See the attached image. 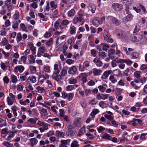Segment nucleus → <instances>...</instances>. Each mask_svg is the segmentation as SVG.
<instances>
[{
  "label": "nucleus",
  "mask_w": 147,
  "mask_h": 147,
  "mask_svg": "<svg viewBox=\"0 0 147 147\" xmlns=\"http://www.w3.org/2000/svg\"><path fill=\"white\" fill-rule=\"evenodd\" d=\"M107 19L110 20L111 23L115 26H118L121 24V22L116 18L112 16H109Z\"/></svg>",
  "instance_id": "nucleus-1"
},
{
  "label": "nucleus",
  "mask_w": 147,
  "mask_h": 147,
  "mask_svg": "<svg viewBox=\"0 0 147 147\" xmlns=\"http://www.w3.org/2000/svg\"><path fill=\"white\" fill-rule=\"evenodd\" d=\"M103 36L105 40L107 42L111 43L113 40L112 38H111L109 36L108 31L106 30H104Z\"/></svg>",
  "instance_id": "nucleus-2"
},
{
  "label": "nucleus",
  "mask_w": 147,
  "mask_h": 147,
  "mask_svg": "<svg viewBox=\"0 0 147 147\" xmlns=\"http://www.w3.org/2000/svg\"><path fill=\"white\" fill-rule=\"evenodd\" d=\"M112 7L115 11H119L123 9V6L121 4L115 3L112 4Z\"/></svg>",
  "instance_id": "nucleus-3"
},
{
  "label": "nucleus",
  "mask_w": 147,
  "mask_h": 147,
  "mask_svg": "<svg viewBox=\"0 0 147 147\" xmlns=\"http://www.w3.org/2000/svg\"><path fill=\"white\" fill-rule=\"evenodd\" d=\"M82 119L81 118H76L73 122L74 126L77 127H79L81 126L82 124Z\"/></svg>",
  "instance_id": "nucleus-4"
},
{
  "label": "nucleus",
  "mask_w": 147,
  "mask_h": 147,
  "mask_svg": "<svg viewBox=\"0 0 147 147\" xmlns=\"http://www.w3.org/2000/svg\"><path fill=\"white\" fill-rule=\"evenodd\" d=\"M47 51V49L44 46H42L38 49L37 55L38 57H40L42 54L45 53Z\"/></svg>",
  "instance_id": "nucleus-5"
},
{
  "label": "nucleus",
  "mask_w": 147,
  "mask_h": 147,
  "mask_svg": "<svg viewBox=\"0 0 147 147\" xmlns=\"http://www.w3.org/2000/svg\"><path fill=\"white\" fill-rule=\"evenodd\" d=\"M59 74H53L51 77L54 80L58 82L60 81L62 79V76L61 75H58Z\"/></svg>",
  "instance_id": "nucleus-6"
},
{
  "label": "nucleus",
  "mask_w": 147,
  "mask_h": 147,
  "mask_svg": "<svg viewBox=\"0 0 147 147\" xmlns=\"http://www.w3.org/2000/svg\"><path fill=\"white\" fill-rule=\"evenodd\" d=\"M108 97L107 94H103L99 93L96 96V99L98 100H100V99L102 100H105L107 99Z\"/></svg>",
  "instance_id": "nucleus-7"
},
{
  "label": "nucleus",
  "mask_w": 147,
  "mask_h": 147,
  "mask_svg": "<svg viewBox=\"0 0 147 147\" xmlns=\"http://www.w3.org/2000/svg\"><path fill=\"white\" fill-rule=\"evenodd\" d=\"M77 71V69L76 66H73L70 68H69L68 70V73L69 74H75Z\"/></svg>",
  "instance_id": "nucleus-8"
},
{
  "label": "nucleus",
  "mask_w": 147,
  "mask_h": 147,
  "mask_svg": "<svg viewBox=\"0 0 147 147\" xmlns=\"http://www.w3.org/2000/svg\"><path fill=\"white\" fill-rule=\"evenodd\" d=\"M117 63H124L127 64V65H130L132 63V61L130 60H128L127 59H118L115 60Z\"/></svg>",
  "instance_id": "nucleus-9"
},
{
  "label": "nucleus",
  "mask_w": 147,
  "mask_h": 147,
  "mask_svg": "<svg viewBox=\"0 0 147 147\" xmlns=\"http://www.w3.org/2000/svg\"><path fill=\"white\" fill-rule=\"evenodd\" d=\"M128 15L125 18L123 19V21L124 23H126L127 22L130 21L132 20L133 16L131 13L128 14Z\"/></svg>",
  "instance_id": "nucleus-10"
},
{
  "label": "nucleus",
  "mask_w": 147,
  "mask_h": 147,
  "mask_svg": "<svg viewBox=\"0 0 147 147\" xmlns=\"http://www.w3.org/2000/svg\"><path fill=\"white\" fill-rule=\"evenodd\" d=\"M93 61L94 63L98 67H101L102 66L103 63L100 60V58L96 57L93 59Z\"/></svg>",
  "instance_id": "nucleus-11"
},
{
  "label": "nucleus",
  "mask_w": 147,
  "mask_h": 147,
  "mask_svg": "<svg viewBox=\"0 0 147 147\" xmlns=\"http://www.w3.org/2000/svg\"><path fill=\"white\" fill-rule=\"evenodd\" d=\"M61 68V65H59L58 66V64H55L54 66V71L53 74H59Z\"/></svg>",
  "instance_id": "nucleus-12"
},
{
  "label": "nucleus",
  "mask_w": 147,
  "mask_h": 147,
  "mask_svg": "<svg viewBox=\"0 0 147 147\" xmlns=\"http://www.w3.org/2000/svg\"><path fill=\"white\" fill-rule=\"evenodd\" d=\"M84 12L83 11H80L78 13V18L80 20V22H82L83 23L84 22Z\"/></svg>",
  "instance_id": "nucleus-13"
},
{
  "label": "nucleus",
  "mask_w": 147,
  "mask_h": 147,
  "mask_svg": "<svg viewBox=\"0 0 147 147\" xmlns=\"http://www.w3.org/2000/svg\"><path fill=\"white\" fill-rule=\"evenodd\" d=\"M50 5L52 10L56 9L57 7L58 3L57 0H54L51 1Z\"/></svg>",
  "instance_id": "nucleus-14"
},
{
  "label": "nucleus",
  "mask_w": 147,
  "mask_h": 147,
  "mask_svg": "<svg viewBox=\"0 0 147 147\" xmlns=\"http://www.w3.org/2000/svg\"><path fill=\"white\" fill-rule=\"evenodd\" d=\"M20 13L17 10H16L13 16V19L15 21H18V20H20Z\"/></svg>",
  "instance_id": "nucleus-15"
},
{
  "label": "nucleus",
  "mask_w": 147,
  "mask_h": 147,
  "mask_svg": "<svg viewBox=\"0 0 147 147\" xmlns=\"http://www.w3.org/2000/svg\"><path fill=\"white\" fill-rule=\"evenodd\" d=\"M115 52V49H110L108 51L109 57L110 59H113L115 58L113 56Z\"/></svg>",
  "instance_id": "nucleus-16"
},
{
  "label": "nucleus",
  "mask_w": 147,
  "mask_h": 147,
  "mask_svg": "<svg viewBox=\"0 0 147 147\" xmlns=\"http://www.w3.org/2000/svg\"><path fill=\"white\" fill-rule=\"evenodd\" d=\"M24 69V67L22 65H18L15 67L14 70L16 73L19 71L20 73L22 72Z\"/></svg>",
  "instance_id": "nucleus-17"
},
{
  "label": "nucleus",
  "mask_w": 147,
  "mask_h": 147,
  "mask_svg": "<svg viewBox=\"0 0 147 147\" xmlns=\"http://www.w3.org/2000/svg\"><path fill=\"white\" fill-rule=\"evenodd\" d=\"M93 24L96 26H98L100 24V19L98 17H96L92 21Z\"/></svg>",
  "instance_id": "nucleus-18"
},
{
  "label": "nucleus",
  "mask_w": 147,
  "mask_h": 147,
  "mask_svg": "<svg viewBox=\"0 0 147 147\" xmlns=\"http://www.w3.org/2000/svg\"><path fill=\"white\" fill-rule=\"evenodd\" d=\"M112 73V71L111 70L106 71L104 72L103 76L101 78L103 79H106L109 75L111 74Z\"/></svg>",
  "instance_id": "nucleus-19"
},
{
  "label": "nucleus",
  "mask_w": 147,
  "mask_h": 147,
  "mask_svg": "<svg viewBox=\"0 0 147 147\" xmlns=\"http://www.w3.org/2000/svg\"><path fill=\"white\" fill-rule=\"evenodd\" d=\"M81 76L82 77L81 80L83 83H85L87 81V74L86 73H81Z\"/></svg>",
  "instance_id": "nucleus-20"
},
{
  "label": "nucleus",
  "mask_w": 147,
  "mask_h": 147,
  "mask_svg": "<svg viewBox=\"0 0 147 147\" xmlns=\"http://www.w3.org/2000/svg\"><path fill=\"white\" fill-rule=\"evenodd\" d=\"M32 83H34L36 82V78L35 77L33 76H30L28 78L26 82L27 83H30L29 80Z\"/></svg>",
  "instance_id": "nucleus-21"
},
{
  "label": "nucleus",
  "mask_w": 147,
  "mask_h": 147,
  "mask_svg": "<svg viewBox=\"0 0 147 147\" xmlns=\"http://www.w3.org/2000/svg\"><path fill=\"white\" fill-rule=\"evenodd\" d=\"M107 87V85L106 84H103L102 85H100L98 86V87L99 91L101 93H103L105 91Z\"/></svg>",
  "instance_id": "nucleus-22"
},
{
  "label": "nucleus",
  "mask_w": 147,
  "mask_h": 147,
  "mask_svg": "<svg viewBox=\"0 0 147 147\" xmlns=\"http://www.w3.org/2000/svg\"><path fill=\"white\" fill-rule=\"evenodd\" d=\"M76 30V28L74 26H71L70 27L69 32L71 35L75 34Z\"/></svg>",
  "instance_id": "nucleus-23"
},
{
  "label": "nucleus",
  "mask_w": 147,
  "mask_h": 147,
  "mask_svg": "<svg viewBox=\"0 0 147 147\" xmlns=\"http://www.w3.org/2000/svg\"><path fill=\"white\" fill-rule=\"evenodd\" d=\"M131 57V59H136L137 60L140 59L139 54L137 52H134L132 53Z\"/></svg>",
  "instance_id": "nucleus-24"
},
{
  "label": "nucleus",
  "mask_w": 147,
  "mask_h": 147,
  "mask_svg": "<svg viewBox=\"0 0 147 147\" xmlns=\"http://www.w3.org/2000/svg\"><path fill=\"white\" fill-rule=\"evenodd\" d=\"M75 13L76 12L75 10L72 9L67 12V15L68 17L72 18L74 16Z\"/></svg>",
  "instance_id": "nucleus-25"
},
{
  "label": "nucleus",
  "mask_w": 147,
  "mask_h": 147,
  "mask_svg": "<svg viewBox=\"0 0 147 147\" xmlns=\"http://www.w3.org/2000/svg\"><path fill=\"white\" fill-rule=\"evenodd\" d=\"M139 36L138 37V38L136 36H134L132 38V40L135 42H138L140 40H141L143 38V36L140 34H139Z\"/></svg>",
  "instance_id": "nucleus-26"
},
{
  "label": "nucleus",
  "mask_w": 147,
  "mask_h": 147,
  "mask_svg": "<svg viewBox=\"0 0 147 147\" xmlns=\"http://www.w3.org/2000/svg\"><path fill=\"white\" fill-rule=\"evenodd\" d=\"M101 137L104 139H106L108 140H111L112 137L107 133H105L101 136Z\"/></svg>",
  "instance_id": "nucleus-27"
},
{
  "label": "nucleus",
  "mask_w": 147,
  "mask_h": 147,
  "mask_svg": "<svg viewBox=\"0 0 147 147\" xmlns=\"http://www.w3.org/2000/svg\"><path fill=\"white\" fill-rule=\"evenodd\" d=\"M38 15L40 17L41 19H42V21L45 22L47 21L48 20V18L46 17L43 13H38Z\"/></svg>",
  "instance_id": "nucleus-28"
},
{
  "label": "nucleus",
  "mask_w": 147,
  "mask_h": 147,
  "mask_svg": "<svg viewBox=\"0 0 147 147\" xmlns=\"http://www.w3.org/2000/svg\"><path fill=\"white\" fill-rule=\"evenodd\" d=\"M102 72L101 70L96 68L94 69L93 71V73L95 76L100 75Z\"/></svg>",
  "instance_id": "nucleus-29"
},
{
  "label": "nucleus",
  "mask_w": 147,
  "mask_h": 147,
  "mask_svg": "<svg viewBox=\"0 0 147 147\" xmlns=\"http://www.w3.org/2000/svg\"><path fill=\"white\" fill-rule=\"evenodd\" d=\"M29 46L30 47V49L32 52V55H35L36 53V47L33 46V44H29Z\"/></svg>",
  "instance_id": "nucleus-30"
},
{
  "label": "nucleus",
  "mask_w": 147,
  "mask_h": 147,
  "mask_svg": "<svg viewBox=\"0 0 147 147\" xmlns=\"http://www.w3.org/2000/svg\"><path fill=\"white\" fill-rule=\"evenodd\" d=\"M99 110L97 109H93L90 115L92 118H94L95 115L99 113Z\"/></svg>",
  "instance_id": "nucleus-31"
},
{
  "label": "nucleus",
  "mask_w": 147,
  "mask_h": 147,
  "mask_svg": "<svg viewBox=\"0 0 147 147\" xmlns=\"http://www.w3.org/2000/svg\"><path fill=\"white\" fill-rule=\"evenodd\" d=\"M133 120L135 122L136 124V126L138 125H143V123H142V121L140 119L133 118Z\"/></svg>",
  "instance_id": "nucleus-32"
},
{
  "label": "nucleus",
  "mask_w": 147,
  "mask_h": 147,
  "mask_svg": "<svg viewBox=\"0 0 147 147\" xmlns=\"http://www.w3.org/2000/svg\"><path fill=\"white\" fill-rule=\"evenodd\" d=\"M38 140L35 138H33L30 139V145L32 146L35 145L37 143Z\"/></svg>",
  "instance_id": "nucleus-33"
},
{
  "label": "nucleus",
  "mask_w": 147,
  "mask_h": 147,
  "mask_svg": "<svg viewBox=\"0 0 147 147\" xmlns=\"http://www.w3.org/2000/svg\"><path fill=\"white\" fill-rule=\"evenodd\" d=\"M13 99H11L10 97L8 96L7 98V102L8 105H12L14 102L15 101Z\"/></svg>",
  "instance_id": "nucleus-34"
},
{
  "label": "nucleus",
  "mask_w": 147,
  "mask_h": 147,
  "mask_svg": "<svg viewBox=\"0 0 147 147\" xmlns=\"http://www.w3.org/2000/svg\"><path fill=\"white\" fill-rule=\"evenodd\" d=\"M56 135L59 137L63 138L65 136V133L59 131H57L55 132Z\"/></svg>",
  "instance_id": "nucleus-35"
},
{
  "label": "nucleus",
  "mask_w": 147,
  "mask_h": 147,
  "mask_svg": "<svg viewBox=\"0 0 147 147\" xmlns=\"http://www.w3.org/2000/svg\"><path fill=\"white\" fill-rule=\"evenodd\" d=\"M54 27L56 30H59V28H60L61 30L62 28L61 27V25H60L59 22L58 21H56L54 24Z\"/></svg>",
  "instance_id": "nucleus-36"
},
{
  "label": "nucleus",
  "mask_w": 147,
  "mask_h": 147,
  "mask_svg": "<svg viewBox=\"0 0 147 147\" xmlns=\"http://www.w3.org/2000/svg\"><path fill=\"white\" fill-rule=\"evenodd\" d=\"M0 127H1L4 126H6L7 123L5 120H4L2 118L0 117Z\"/></svg>",
  "instance_id": "nucleus-37"
},
{
  "label": "nucleus",
  "mask_w": 147,
  "mask_h": 147,
  "mask_svg": "<svg viewBox=\"0 0 147 147\" xmlns=\"http://www.w3.org/2000/svg\"><path fill=\"white\" fill-rule=\"evenodd\" d=\"M44 72H46L48 73L51 72L50 70V67L49 65H45L43 68V70L42 71V73H43Z\"/></svg>",
  "instance_id": "nucleus-38"
},
{
  "label": "nucleus",
  "mask_w": 147,
  "mask_h": 147,
  "mask_svg": "<svg viewBox=\"0 0 147 147\" xmlns=\"http://www.w3.org/2000/svg\"><path fill=\"white\" fill-rule=\"evenodd\" d=\"M45 76L43 75H41L39 76V78L38 79V82L42 84L44 81L46 79Z\"/></svg>",
  "instance_id": "nucleus-39"
},
{
  "label": "nucleus",
  "mask_w": 147,
  "mask_h": 147,
  "mask_svg": "<svg viewBox=\"0 0 147 147\" xmlns=\"http://www.w3.org/2000/svg\"><path fill=\"white\" fill-rule=\"evenodd\" d=\"M39 111L40 112V113L42 116H45L47 115H48L47 110L45 109H42L41 110Z\"/></svg>",
  "instance_id": "nucleus-40"
},
{
  "label": "nucleus",
  "mask_w": 147,
  "mask_h": 147,
  "mask_svg": "<svg viewBox=\"0 0 147 147\" xmlns=\"http://www.w3.org/2000/svg\"><path fill=\"white\" fill-rule=\"evenodd\" d=\"M15 22L12 25V28L14 29H16L18 27L19 24L21 22V20H18V21H15Z\"/></svg>",
  "instance_id": "nucleus-41"
},
{
  "label": "nucleus",
  "mask_w": 147,
  "mask_h": 147,
  "mask_svg": "<svg viewBox=\"0 0 147 147\" xmlns=\"http://www.w3.org/2000/svg\"><path fill=\"white\" fill-rule=\"evenodd\" d=\"M109 79L113 84H115L117 82L116 78L114 77V76L112 75L110 76Z\"/></svg>",
  "instance_id": "nucleus-42"
},
{
  "label": "nucleus",
  "mask_w": 147,
  "mask_h": 147,
  "mask_svg": "<svg viewBox=\"0 0 147 147\" xmlns=\"http://www.w3.org/2000/svg\"><path fill=\"white\" fill-rule=\"evenodd\" d=\"M70 84H74L77 83V80L74 78H71L68 80Z\"/></svg>",
  "instance_id": "nucleus-43"
},
{
  "label": "nucleus",
  "mask_w": 147,
  "mask_h": 147,
  "mask_svg": "<svg viewBox=\"0 0 147 147\" xmlns=\"http://www.w3.org/2000/svg\"><path fill=\"white\" fill-rule=\"evenodd\" d=\"M98 102V101L96 99L94 98L92 100L89 101V103L92 105H96L97 103Z\"/></svg>",
  "instance_id": "nucleus-44"
},
{
  "label": "nucleus",
  "mask_w": 147,
  "mask_h": 147,
  "mask_svg": "<svg viewBox=\"0 0 147 147\" xmlns=\"http://www.w3.org/2000/svg\"><path fill=\"white\" fill-rule=\"evenodd\" d=\"M141 72L140 71H136L134 72V74L135 77L137 79H140V74Z\"/></svg>",
  "instance_id": "nucleus-45"
},
{
  "label": "nucleus",
  "mask_w": 147,
  "mask_h": 147,
  "mask_svg": "<svg viewBox=\"0 0 147 147\" xmlns=\"http://www.w3.org/2000/svg\"><path fill=\"white\" fill-rule=\"evenodd\" d=\"M67 69L65 68H63L61 72V76H65L67 75Z\"/></svg>",
  "instance_id": "nucleus-46"
},
{
  "label": "nucleus",
  "mask_w": 147,
  "mask_h": 147,
  "mask_svg": "<svg viewBox=\"0 0 147 147\" xmlns=\"http://www.w3.org/2000/svg\"><path fill=\"white\" fill-rule=\"evenodd\" d=\"M11 22L9 20H7L5 22V26L4 25H2V27L5 29V28H7L10 25Z\"/></svg>",
  "instance_id": "nucleus-47"
},
{
  "label": "nucleus",
  "mask_w": 147,
  "mask_h": 147,
  "mask_svg": "<svg viewBox=\"0 0 147 147\" xmlns=\"http://www.w3.org/2000/svg\"><path fill=\"white\" fill-rule=\"evenodd\" d=\"M53 15L54 18H57L58 17L59 15L58 10L57 9L55 10L53 12Z\"/></svg>",
  "instance_id": "nucleus-48"
},
{
  "label": "nucleus",
  "mask_w": 147,
  "mask_h": 147,
  "mask_svg": "<svg viewBox=\"0 0 147 147\" xmlns=\"http://www.w3.org/2000/svg\"><path fill=\"white\" fill-rule=\"evenodd\" d=\"M11 78L12 82L16 83L18 81L17 77L14 75H11Z\"/></svg>",
  "instance_id": "nucleus-49"
},
{
  "label": "nucleus",
  "mask_w": 147,
  "mask_h": 147,
  "mask_svg": "<svg viewBox=\"0 0 147 147\" xmlns=\"http://www.w3.org/2000/svg\"><path fill=\"white\" fill-rule=\"evenodd\" d=\"M22 39V35L20 32H19L18 33L17 35L16 36V40L18 42H19Z\"/></svg>",
  "instance_id": "nucleus-50"
},
{
  "label": "nucleus",
  "mask_w": 147,
  "mask_h": 147,
  "mask_svg": "<svg viewBox=\"0 0 147 147\" xmlns=\"http://www.w3.org/2000/svg\"><path fill=\"white\" fill-rule=\"evenodd\" d=\"M74 93H69L67 95V99L68 101L71 100L74 96Z\"/></svg>",
  "instance_id": "nucleus-51"
},
{
  "label": "nucleus",
  "mask_w": 147,
  "mask_h": 147,
  "mask_svg": "<svg viewBox=\"0 0 147 147\" xmlns=\"http://www.w3.org/2000/svg\"><path fill=\"white\" fill-rule=\"evenodd\" d=\"M71 147H79V145L78 144V142L76 141H74L71 145Z\"/></svg>",
  "instance_id": "nucleus-52"
},
{
  "label": "nucleus",
  "mask_w": 147,
  "mask_h": 147,
  "mask_svg": "<svg viewBox=\"0 0 147 147\" xmlns=\"http://www.w3.org/2000/svg\"><path fill=\"white\" fill-rule=\"evenodd\" d=\"M102 45H103V50L107 51L109 48V45L106 43H103Z\"/></svg>",
  "instance_id": "nucleus-53"
},
{
  "label": "nucleus",
  "mask_w": 147,
  "mask_h": 147,
  "mask_svg": "<svg viewBox=\"0 0 147 147\" xmlns=\"http://www.w3.org/2000/svg\"><path fill=\"white\" fill-rule=\"evenodd\" d=\"M105 117L109 120H113L114 119V117L113 116V115H108L107 114H105L104 115Z\"/></svg>",
  "instance_id": "nucleus-54"
},
{
  "label": "nucleus",
  "mask_w": 147,
  "mask_h": 147,
  "mask_svg": "<svg viewBox=\"0 0 147 147\" xmlns=\"http://www.w3.org/2000/svg\"><path fill=\"white\" fill-rule=\"evenodd\" d=\"M69 21L65 19L63 20L61 22V24L63 26H66L69 24Z\"/></svg>",
  "instance_id": "nucleus-55"
},
{
  "label": "nucleus",
  "mask_w": 147,
  "mask_h": 147,
  "mask_svg": "<svg viewBox=\"0 0 147 147\" xmlns=\"http://www.w3.org/2000/svg\"><path fill=\"white\" fill-rule=\"evenodd\" d=\"M90 7L91 8V10L92 13H95V10L96 9V7L95 5L93 4H91L90 6Z\"/></svg>",
  "instance_id": "nucleus-56"
},
{
  "label": "nucleus",
  "mask_w": 147,
  "mask_h": 147,
  "mask_svg": "<svg viewBox=\"0 0 147 147\" xmlns=\"http://www.w3.org/2000/svg\"><path fill=\"white\" fill-rule=\"evenodd\" d=\"M53 42V39L52 38H51L47 42H46V45L48 47H49L52 44Z\"/></svg>",
  "instance_id": "nucleus-57"
},
{
  "label": "nucleus",
  "mask_w": 147,
  "mask_h": 147,
  "mask_svg": "<svg viewBox=\"0 0 147 147\" xmlns=\"http://www.w3.org/2000/svg\"><path fill=\"white\" fill-rule=\"evenodd\" d=\"M143 91L142 93V95H145L147 94V84L144 87L143 89Z\"/></svg>",
  "instance_id": "nucleus-58"
},
{
  "label": "nucleus",
  "mask_w": 147,
  "mask_h": 147,
  "mask_svg": "<svg viewBox=\"0 0 147 147\" xmlns=\"http://www.w3.org/2000/svg\"><path fill=\"white\" fill-rule=\"evenodd\" d=\"M138 5L139 7H140L142 9L143 12V13L144 14H146L147 13V11L143 5H142L140 3H138Z\"/></svg>",
  "instance_id": "nucleus-59"
},
{
  "label": "nucleus",
  "mask_w": 147,
  "mask_h": 147,
  "mask_svg": "<svg viewBox=\"0 0 147 147\" xmlns=\"http://www.w3.org/2000/svg\"><path fill=\"white\" fill-rule=\"evenodd\" d=\"M74 40V37L73 36H72L67 40V44L69 45H71L72 43V42Z\"/></svg>",
  "instance_id": "nucleus-60"
},
{
  "label": "nucleus",
  "mask_w": 147,
  "mask_h": 147,
  "mask_svg": "<svg viewBox=\"0 0 147 147\" xmlns=\"http://www.w3.org/2000/svg\"><path fill=\"white\" fill-rule=\"evenodd\" d=\"M85 94L86 96H88L91 93V90L89 89H86L84 90Z\"/></svg>",
  "instance_id": "nucleus-61"
},
{
  "label": "nucleus",
  "mask_w": 147,
  "mask_h": 147,
  "mask_svg": "<svg viewBox=\"0 0 147 147\" xmlns=\"http://www.w3.org/2000/svg\"><path fill=\"white\" fill-rule=\"evenodd\" d=\"M127 124L131 125L133 126H136V122H135L133 120V119L132 121H128L127 123Z\"/></svg>",
  "instance_id": "nucleus-62"
},
{
  "label": "nucleus",
  "mask_w": 147,
  "mask_h": 147,
  "mask_svg": "<svg viewBox=\"0 0 147 147\" xmlns=\"http://www.w3.org/2000/svg\"><path fill=\"white\" fill-rule=\"evenodd\" d=\"M79 21H80L79 18L77 17H75L72 20V22L74 24H76Z\"/></svg>",
  "instance_id": "nucleus-63"
},
{
  "label": "nucleus",
  "mask_w": 147,
  "mask_h": 147,
  "mask_svg": "<svg viewBox=\"0 0 147 147\" xmlns=\"http://www.w3.org/2000/svg\"><path fill=\"white\" fill-rule=\"evenodd\" d=\"M36 89L38 90V92L40 93H42L44 90V88L40 86H38L36 87Z\"/></svg>",
  "instance_id": "nucleus-64"
}]
</instances>
